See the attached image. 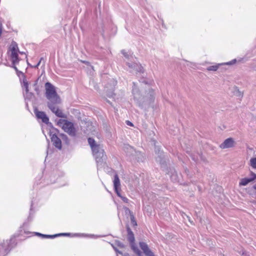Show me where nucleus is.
<instances>
[{"instance_id":"nucleus-1","label":"nucleus","mask_w":256,"mask_h":256,"mask_svg":"<svg viewBox=\"0 0 256 256\" xmlns=\"http://www.w3.org/2000/svg\"><path fill=\"white\" fill-rule=\"evenodd\" d=\"M132 94L136 105L142 109L148 106L154 102L155 94L152 88L148 87V90H145L144 95L142 94V90H140L134 82H132Z\"/></svg>"},{"instance_id":"nucleus-2","label":"nucleus","mask_w":256,"mask_h":256,"mask_svg":"<svg viewBox=\"0 0 256 256\" xmlns=\"http://www.w3.org/2000/svg\"><path fill=\"white\" fill-rule=\"evenodd\" d=\"M46 96L49 102H48L60 103V96L58 94L55 86L50 82L45 84Z\"/></svg>"},{"instance_id":"nucleus-3","label":"nucleus","mask_w":256,"mask_h":256,"mask_svg":"<svg viewBox=\"0 0 256 256\" xmlns=\"http://www.w3.org/2000/svg\"><path fill=\"white\" fill-rule=\"evenodd\" d=\"M9 50L10 52V58L12 62V66H10L16 72L18 70L16 66V64H18L21 58L18 55L19 48H18V44L16 42H12L10 46L9 47Z\"/></svg>"},{"instance_id":"nucleus-4","label":"nucleus","mask_w":256,"mask_h":256,"mask_svg":"<svg viewBox=\"0 0 256 256\" xmlns=\"http://www.w3.org/2000/svg\"><path fill=\"white\" fill-rule=\"evenodd\" d=\"M124 150L126 156L131 160H136L138 162H143L145 159L143 154L140 151L136 150L132 146L129 144L126 145Z\"/></svg>"},{"instance_id":"nucleus-5","label":"nucleus","mask_w":256,"mask_h":256,"mask_svg":"<svg viewBox=\"0 0 256 256\" xmlns=\"http://www.w3.org/2000/svg\"><path fill=\"white\" fill-rule=\"evenodd\" d=\"M126 228L127 232V240L130 243L131 249L138 256H142V252L136 244L135 237L133 232L128 224H126Z\"/></svg>"},{"instance_id":"nucleus-6","label":"nucleus","mask_w":256,"mask_h":256,"mask_svg":"<svg viewBox=\"0 0 256 256\" xmlns=\"http://www.w3.org/2000/svg\"><path fill=\"white\" fill-rule=\"evenodd\" d=\"M92 150L97 162H102L106 160V156L105 154L104 150L101 148L100 146L96 148L94 150Z\"/></svg>"},{"instance_id":"nucleus-7","label":"nucleus","mask_w":256,"mask_h":256,"mask_svg":"<svg viewBox=\"0 0 256 256\" xmlns=\"http://www.w3.org/2000/svg\"><path fill=\"white\" fill-rule=\"evenodd\" d=\"M60 104V103H54V102H47V106L56 116L62 118H67L66 114H64L62 110L58 108H56L54 106V105Z\"/></svg>"},{"instance_id":"nucleus-8","label":"nucleus","mask_w":256,"mask_h":256,"mask_svg":"<svg viewBox=\"0 0 256 256\" xmlns=\"http://www.w3.org/2000/svg\"><path fill=\"white\" fill-rule=\"evenodd\" d=\"M82 126L84 128V132L88 134L90 133L93 134L96 131V127L93 125V123L88 118H84L82 120Z\"/></svg>"},{"instance_id":"nucleus-9","label":"nucleus","mask_w":256,"mask_h":256,"mask_svg":"<svg viewBox=\"0 0 256 256\" xmlns=\"http://www.w3.org/2000/svg\"><path fill=\"white\" fill-rule=\"evenodd\" d=\"M66 124H62V128L70 136H75L76 134V128L74 127V124L72 122L70 121H66Z\"/></svg>"},{"instance_id":"nucleus-10","label":"nucleus","mask_w":256,"mask_h":256,"mask_svg":"<svg viewBox=\"0 0 256 256\" xmlns=\"http://www.w3.org/2000/svg\"><path fill=\"white\" fill-rule=\"evenodd\" d=\"M113 183L114 192H116L118 196L121 198L122 196L120 194V180L119 178V176L117 173H115L114 175Z\"/></svg>"},{"instance_id":"nucleus-11","label":"nucleus","mask_w":256,"mask_h":256,"mask_svg":"<svg viewBox=\"0 0 256 256\" xmlns=\"http://www.w3.org/2000/svg\"><path fill=\"white\" fill-rule=\"evenodd\" d=\"M34 112L37 119L40 120L44 124L48 122L49 118L44 112L38 110L36 107L34 108Z\"/></svg>"},{"instance_id":"nucleus-12","label":"nucleus","mask_w":256,"mask_h":256,"mask_svg":"<svg viewBox=\"0 0 256 256\" xmlns=\"http://www.w3.org/2000/svg\"><path fill=\"white\" fill-rule=\"evenodd\" d=\"M18 236V234H14L11 237L10 239L9 240V242L8 243L7 247L4 249L5 252L6 254H8L12 248L16 246L17 242H16V238Z\"/></svg>"},{"instance_id":"nucleus-13","label":"nucleus","mask_w":256,"mask_h":256,"mask_svg":"<svg viewBox=\"0 0 256 256\" xmlns=\"http://www.w3.org/2000/svg\"><path fill=\"white\" fill-rule=\"evenodd\" d=\"M50 137L51 142L52 143L53 146L59 150L62 149V142L61 139L56 135V134H52Z\"/></svg>"},{"instance_id":"nucleus-14","label":"nucleus","mask_w":256,"mask_h":256,"mask_svg":"<svg viewBox=\"0 0 256 256\" xmlns=\"http://www.w3.org/2000/svg\"><path fill=\"white\" fill-rule=\"evenodd\" d=\"M126 65L128 66V68L134 69L136 70L138 73L140 74H143L144 73V69L142 66V64L140 63L133 62L130 63L127 62Z\"/></svg>"},{"instance_id":"nucleus-15","label":"nucleus","mask_w":256,"mask_h":256,"mask_svg":"<svg viewBox=\"0 0 256 256\" xmlns=\"http://www.w3.org/2000/svg\"><path fill=\"white\" fill-rule=\"evenodd\" d=\"M139 246L146 256H155L154 253L150 249L148 245L146 242H140Z\"/></svg>"},{"instance_id":"nucleus-16","label":"nucleus","mask_w":256,"mask_h":256,"mask_svg":"<svg viewBox=\"0 0 256 256\" xmlns=\"http://www.w3.org/2000/svg\"><path fill=\"white\" fill-rule=\"evenodd\" d=\"M156 162L160 164L163 170H166L168 168L165 154L158 155L156 157Z\"/></svg>"},{"instance_id":"nucleus-17","label":"nucleus","mask_w":256,"mask_h":256,"mask_svg":"<svg viewBox=\"0 0 256 256\" xmlns=\"http://www.w3.org/2000/svg\"><path fill=\"white\" fill-rule=\"evenodd\" d=\"M250 175L252 176L251 178H244L240 180L239 182L240 186H245L248 183L254 181L256 179V174L253 172H251Z\"/></svg>"},{"instance_id":"nucleus-18","label":"nucleus","mask_w":256,"mask_h":256,"mask_svg":"<svg viewBox=\"0 0 256 256\" xmlns=\"http://www.w3.org/2000/svg\"><path fill=\"white\" fill-rule=\"evenodd\" d=\"M234 142L232 138H228L226 139L223 143H222L220 147L222 148H227L234 146Z\"/></svg>"},{"instance_id":"nucleus-19","label":"nucleus","mask_w":256,"mask_h":256,"mask_svg":"<svg viewBox=\"0 0 256 256\" xmlns=\"http://www.w3.org/2000/svg\"><path fill=\"white\" fill-rule=\"evenodd\" d=\"M116 82L113 81L114 86H112L110 88L108 89L107 87L105 88V91L106 96L108 98H112L116 94L114 92V86L116 84Z\"/></svg>"},{"instance_id":"nucleus-20","label":"nucleus","mask_w":256,"mask_h":256,"mask_svg":"<svg viewBox=\"0 0 256 256\" xmlns=\"http://www.w3.org/2000/svg\"><path fill=\"white\" fill-rule=\"evenodd\" d=\"M88 142L92 150H94L96 148H98V146H100L96 142L94 139L92 138H88Z\"/></svg>"},{"instance_id":"nucleus-21","label":"nucleus","mask_w":256,"mask_h":256,"mask_svg":"<svg viewBox=\"0 0 256 256\" xmlns=\"http://www.w3.org/2000/svg\"><path fill=\"white\" fill-rule=\"evenodd\" d=\"M20 80L22 84V86L24 88L26 92H28L29 83L26 80V78H23L22 79L20 78Z\"/></svg>"},{"instance_id":"nucleus-22","label":"nucleus","mask_w":256,"mask_h":256,"mask_svg":"<svg viewBox=\"0 0 256 256\" xmlns=\"http://www.w3.org/2000/svg\"><path fill=\"white\" fill-rule=\"evenodd\" d=\"M60 136L62 138V140L64 141L65 144H66L68 146L70 145V140H69L68 138V136L66 134H64V133H60Z\"/></svg>"},{"instance_id":"nucleus-23","label":"nucleus","mask_w":256,"mask_h":256,"mask_svg":"<svg viewBox=\"0 0 256 256\" xmlns=\"http://www.w3.org/2000/svg\"><path fill=\"white\" fill-rule=\"evenodd\" d=\"M39 78H38L32 84L33 87H34V90L36 92V94L39 96L40 95V90L39 88V86H38V82Z\"/></svg>"},{"instance_id":"nucleus-24","label":"nucleus","mask_w":256,"mask_h":256,"mask_svg":"<svg viewBox=\"0 0 256 256\" xmlns=\"http://www.w3.org/2000/svg\"><path fill=\"white\" fill-rule=\"evenodd\" d=\"M34 234L35 236H40L43 238H52V234H42L38 232H34Z\"/></svg>"},{"instance_id":"nucleus-25","label":"nucleus","mask_w":256,"mask_h":256,"mask_svg":"<svg viewBox=\"0 0 256 256\" xmlns=\"http://www.w3.org/2000/svg\"><path fill=\"white\" fill-rule=\"evenodd\" d=\"M66 121H68V120H66V119H62V118H60V119L58 120L57 121L56 120V125L59 126H61V127L62 126V124H66Z\"/></svg>"},{"instance_id":"nucleus-26","label":"nucleus","mask_w":256,"mask_h":256,"mask_svg":"<svg viewBox=\"0 0 256 256\" xmlns=\"http://www.w3.org/2000/svg\"><path fill=\"white\" fill-rule=\"evenodd\" d=\"M56 134V136H60V130L58 128L54 127L52 130H50L48 132V134L50 136H51L52 134Z\"/></svg>"},{"instance_id":"nucleus-27","label":"nucleus","mask_w":256,"mask_h":256,"mask_svg":"<svg viewBox=\"0 0 256 256\" xmlns=\"http://www.w3.org/2000/svg\"><path fill=\"white\" fill-rule=\"evenodd\" d=\"M154 152L155 153L158 155H164V152L160 150V147L158 146H154Z\"/></svg>"},{"instance_id":"nucleus-28","label":"nucleus","mask_w":256,"mask_h":256,"mask_svg":"<svg viewBox=\"0 0 256 256\" xmlns=\"http://www.w3.org/2000/svg\"><path fill=\"white\" fill-rule=\"evenodd\" d=\"M113 244H114V246H117L120 248H124L125 247L124 244L118 240H115Z\"/></svg>"},{"instance_id":"nucleus-29","label":"nucleus","mask_w":256,"mask_h":256,"mask_svg":"<svg viewBox=\"0 0 256 256\" xmlns=\"http://www.w3.org/2000/svg\"><path fill=\"white\" fill-rule=\"evenodd\" d=\"M250 165L252 168L256 169V158H253L250 160Z\"/></svg>"},{"instance_id":"nucleus-30","label":"nucleus","mask_w":256,"mask_h":256,"mask_svg":"<svg viewBox=\"0 0 256 256\" xmlns=\"http://www.w3.org/2000/svg\"><path fill=\"white\" fill-rule=\"evenodd\" d=\"M26 99H27L28 100H31L33 98H34V95L33 92H30L28 90V92H26Z\"/></svg>"},{"instance_id":"nucleus-31","label":"nucleus","mask_w":256,"mask_h":256,"mask_svg":"<svg viewBox=\"0 0 256 256\" xmlns=\"http://www.w3.org/2000/svg\"><path fill=\"white\" fill-rule=\"evenodd\" d=\"M130 218L132 226L134 227L137 226V222L135 219L134 214H132V216H130Z\"/></svg>"},{"instance_id":"nucleus-32","label":"nucleus","mask_w":256,"mask_h":256,"mask_svg":"<svg viewBox=\"0 0 256 256\" xmlns=\"http://www.w3.org/2000/svg\"><path fill=\"white\" fill-rule=\"evenodd\" d=\"M124 210L126 215H130V216L132 214H134L133 212L128 207L124 206Z\"/></svg>"},{"instance_id":"nucleus-33","label":"nucleus","mask_w":256,"mask_h":256,"mask_svg":"<svg viewBox=\"0 0 256 256\" xmlns=\"http://www.w3.org/2000/svg\"><path fill=\"white\" fill-rule=\"evenodd\" d=\"M32 206H33V202H32H32H31V205H30V214H29V216H28V222H30L32 220V218L31 216V214H32Z\"/></svg>"},{"instance_id":"nucleus-34","label":"nucleus","mask_w":256,"mask_h":256,"mask_svg":"<svg viewBox=\"0 0 256 256\" xmlns=\"http://www.w3.org/2000/svg\"><path fill=\"white\" fill-rule=\"evenodd\" d=\"M218 68V66H212L208 68V70L216 71Z\"/></svg>"},{"instance_id":"nucleus-35","label":"nucleus","mask_w":256,"mask_h":256,"mask_svg":"<svg viewBox=\"0 0 256 256\" xmlns=\"http://www.w3.org/2000/svg\"><path fill=\"white\" fill-rule=\"evenodd\" d=\"M174 126H170L169 128H168V131H169V132L172 134V135H173V136H175L176 135V133H175V130H174Z\"/></svg>"},{"instance_id":"nucleus-36","label":"nucleus","mask_w":256,"mask_h":256,"mask_svg":"<svg viewBox=\"0 0 256 256\" xmlns=\"http://www.w3.org/2000/svg\"><path fill=\"white\" fill-rule=\"evenodd\" d=\"M121 53L124 55V56L127 59L130 58V56L128 54L127 52H126L124 50H121Z\"/></svg>"},{"instance_id":"nucleus-37","label":"nucleus","mask_w":256,"mask_h":256,"mask_svg":"<svg viewBox=\"0 0 256 256\" xmlns=\"http://www.w3.org/2000/svg\"><path fill=\"white\" fill-rule=\"evenodd\" d=\"M112 247L114 249V251L116 252V253H118L120 254H122V252L120 250H118L117 248L115 246H114V244H111Z\"/></svg>"},{"instance_id":"nucleus-38","label":"nucleus","mask_w":256,"mask_h":256,"mask_svg":"<svg viewBox=\"0 0 256 256\" xmlns=\"http://www.w3.org/2000/svg\"><path fill=\"white\" fill-rule=\"evenodd\" d=\"M16 74H17V75H18V76H20V74H21V75L22 76V78H26V75L24 74V73H23L22 72H21V71L19 70H18V71H17V72H16Z\"/></svg>"},{"instance_id":"nucleus-39","label":"nucleus","mask_w":256,"mask_h":256,"mask_svg":"<svg viewBox=\"0 0 256 256\" xmlns=\"http://www.w3.org/2000/svg\"><path fill=\"white\" fill-rule=\"evenodd\" d=\"M139 82H140L142 84H148V82L144 78V76H142V78H141L139 80Z\"/></svg>"},{"instance_id":"nucleus-40","label":"nucleus","mask_w":256,"mask_h":256,"mask_svg":"<svg viewBox=\"0 0 256 256\" xmlns=\"http://www.w3.org/2000/svg\"><path fill=\"white\" fill-rule=\"evenodd\" d=\"M46 124H47L48 126L52 130L54 128L52 122H50L49 120H48V122L46 123Z\"/></svg>"},{"instance_id":"nucleus-41","label":"nucleus","mask_w":256,"mask_h":256,"mask_svg":"<svg viewBox=\"0 0 256 256\" xmlns=\"http://www.w3.org/2000/svg\"><path fill=\"white\" fill-rule=\"evenodd\" d=\"M120 198L124 202L126 203H128V199L125 196H122V197Z\"/></svg>"},{"instance_id":"nucleus-42","label":"nucleus","mask_w":256,"mask_h":256,"mask_svg":"<svg viewBox=\"0 0 256 256\" xmlns=\"http://www.w3.org/2000/svg\"><path fill=\"white\" fill-rule=\"evenodd\" d=\"M52 238H56L58 236H62V233H59V234H52Z\"/></svg>"},{"instance_id":"nucleus-43","label":"nucleus","mask_w":256,"mask_h":256,"mask_svg":"<svg viewBox=\"0 0 256 256\" xmlns=\"http://www.w3.org/2000/svg\"><path fill=\"white\" fill-rule=\"evenodd\" d=\"M126 123L128 126H134V124H132V122H130L129 120H126Z\"/></svg>"},{"instance_id":"nucleus-44","label":"nucleus","mask_w":256,"mask_h":256,"mask_svg":"<svg viewBox=\"0 0 256 256\" xmlns=\"http://www.w3.org/2000/svg\"><path fill=\"white\" fill-rule=\"evenodd\" d=\"M44 136H46V141H47V142H48V150H47V153H48V148L50 146V140L47 138L46 135L44 134Z\"/></svg>"},{"instance_id":"nucleus-45","label":"nucleus","mask_w":256,"mask_h":256,"mask_svg":"<svg viewBox=\"0 0 256 256\" xmlns=\"http://www.w3.org/2000/svg\"><path fill=\"white\" fill-rule=\"evenodd\" d=\"M42 61H43V66H44L45 64V61L43 58H41L38 62H40V64Z\"/></svg>"},{"instance_id":"nucleus-46","label":"nucleus","mask_w":256,"mask_h":256,"mask_svg":"<svg viewBox=\"0 0 256 256\" xmlns=\"http://www.w3.org/2000/svg\"><path fill=\"white\" fill-rule=\"evenodd\" d=\"M70 234H71L70 233H68V232H64V233H62V236H70Z\"/></svg>"},{"instance_id":"nucleus-47","label":"nucleus","mask_w":256,"mask_h":256,"mask_svg":"<svg viewBox=\"0 0 256 256\" xmlns=\"http://www.w3.org/2000/svg\"><path fill=\"white\" fill-rule=\"evenodd\" d=\"M82 63L86 64L87 66H89L90 64V63L89 62H88V61L84 60V61H82Z\"/></svg>"},{"instance_id":"nucleus-48","label":"nucleus","mask_w":256,"mask_h":256,"mask_svg":"<svg viewBox=\"0 0 256 256\" xmlns=\"http://www.w3.org/2000/svg\"><path fill=\"white\" fill-rule=\"evenodd\" d=\"M40 65V62H38L36 65L34 66L33 68H38V66Z\"/></svg>"},{"instance_id":"nucleus-49","label":"nucleus","mask_w":256,"mask_h":256,"mask_svg":"<svg viewBox=\"0 0 256 256\" xmlns=\"http://www.w3.org/2000/svg\"><path fill=\"white\" fill-rule=\"evenodd\" d=\"M121 255H122V256H130V254L128 252H122V254H121Z\"/></svg>"},{"instance_id":"nucleus-50","label":"nucleus","mask_w":256,"mask_h":256,"mask_svg":"<svg viewBox=\"0 0 256 256\" xmlns=\"http://www.w3.org/2000/svg\"><path fill=\"white\" fill-rule=\"evenodd\" d=\"M27 64H28V66H30L32 67V68H33V66L31 65L28 62V61L27 60Z\"/></svg>"},{"instance_id":"nucleus-51","label":"nucleus","mask_w":256,"mask_h":256,"mask_svg":"<svg viewBox=\"0 0 256 256\" xmlns=\"http://www.w3.org/2000/svg\"><path fill=\"white\" fill-rule=\"evenodd\" d=\"M106 102L108 103L111 104L109 100H107V99H106Z\"/></svg>"},{"instance_id":"nucleus-52","label":"nucleus","mask_w":256,"mask_h":256,"mask_svg":"<svg viewBox=\"0 0 256 256\" xmlns=\"http://www.w3.org/2000/svg\"><path fill=\"white\" fill-rule=\"evenodd\" d=\"M18 53H20V54H24V52H20V50H19V52H18Z\"/></svg>"},{"instance_id":"nucleus-53","label":"nucleus","mask_w":256,"mask_h":256,"mask_svg":"<svg viewBox=\"0 0 256 256\" xmlns=\"http://www.w3.org/2000/svg\"><path fill=\"white\" fill-rule=\"evenodd\" d=\"M253 188L256 190V184L254 186Z\"/></svg>"},{"instance_id":"nucleus-54","label":"nucleus","mask_w":256,"mask_h":256,"mask_svg":"<svg viewBox=\"0 0 256 256\" xmlns=\"http://www.w3.org/2000/svg\"><path fill=\"white\" fill-rule=\"evenodd\" d=\"M175 176L174 174H173L172 176V179L174 178V177Z\"/></svg>"},{"instance_id":"nucleus-55","label":"nucleus","mask_w":256,"mask_h":256,"mask_svg":"<svg viewBox=\"0 0 256 256\" xmlns=\"http://www.w3.org/2000/svg\"><path fill=\"white\" fill-rule=\"evenodd\" d=\"M2 26V24L0 22V27L1 28Z\"/></svg>"},{"instance_id":"nucleus-56","label":"nucleus","mask_w":256,"mask_h":256,"mask_svg":"<svg viewBox=\"0 0 256 256\" xmlns=\"http://www.w3.org/2000/svg\"><path fill=\"white\" fill-rule=\"evenodd\" d=\"M25 232V234H28L30 233V232Z\"/></svg>"},{"instance_id":"nucleus-57","label":"nucleus","mask_w":256,"mask_h":256,"mask_svg":"<svg viewBox=\"0 0 256 256\" xmlns=\"http://www.w3.org/2000/svg\"><path fill=\"white\" fill-rule=\"evenodd\" d=\"M26 107H28V104H26Z\"/></svg>"}]
</instances>
